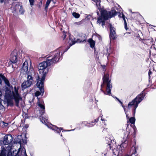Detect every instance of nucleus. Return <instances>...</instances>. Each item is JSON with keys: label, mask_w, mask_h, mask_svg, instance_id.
<instances>
[{"label": "nucleus", "mask_w": 156, "mask_h": 156, "mask_svg": "<svg viewBox=\"0 0 156 156\" xmlns=\"http://www.w3.org/2000/svg\"><path fill=\"white\" fill-rule=\"evenodd\" d=\"M101 16L98 18L97 23L101 25L103 27L105 25V20L116 15V12L115 10H112L111 12H108L106 10H103L101 11Z\"/></svg>", "instance_id": "nucleus-4"}, {"label": "nucleus", "mask_w": 156, "mask_h": 156, "mask_svg": "<svg viewBox=\"0 0 156 156\" xmlns=\"http://www.w3.org/2000/svg\"><path fill=\"white\" fill-rule=\"evenodd\" d=\"M4 0H0V2L1 3H2L3 2Z\"/></svg>", "instance_id": "nucleus-34"}, {"label": "nucleus", "mask_w": 156, "mask_h": 156, "mask_svg": "<svg viewBox=\"0 0 156 156\" xmlns=\"http://www.w3.org/2000/svg\"><path fill=\"white\" fill-rule=\"evenodd\" d=\"M54 53V55L48 57L46 61L43 62L39 65L38 69L40 74L42 73V75L41 79L38 76L37 85L39 87L40 85L41 87L43 85V83L44 82L46 75L48 72L47 67L58 62L60 58V52L59 51H55Z\"/></svg>", "instance_id": "nucleus-2"}, {"label": "nucleus", "mask_w": 156, "mask_h": 156, "mask_svg": "<svg viewBox=\"0 0 156 156\" xmlns=\"http://www.w3.org/2000/svg\"><path fill=\"white\" fill-rule=\"evenodd\" d=\"M87 126H89V127H91L92 126H91L90 125H87Z\"/></svg>", "instance_id": "nucleus-36"}, {"label": "nucleus", "mask_w": 156, "mask_h": 156, "mask_svg": "<svg viewBox=\"0 0 156 156\" xmlns=\"http://www.w3.org/2000/svg\"><path fill=\"white\" fill-rule=\"evenodd\" d=\"M153 70H154L155 71L156 70V64H155L153 65Z\"/></svg>", "instance_id": "nucleus-29"}, {"label": "nucleus", "mask_w": 156, "mask_h": 156, "mask_svg": "<svg viewBox=\"0 0 156 156\" xmlns=\"http://www.w3.org/2000/svg\"><path fill=\"white\" fill-rule=\"evenodd\" d=\"M115 33H113L111 30V32L110 33V38L113 39H115Z\"/></svg>", "instance_id": "nucleus-20"}, {"label": "nucleus", "mask_w": 156, "mask_h": 156, "mask_svg": "<svg viewBox=\"0 0 156 156\" xmlns=\"http://www.w3.org/2000/svg\"><path fill=\"white\" fill-rule=\"evenodd\" d=\"M30 72L28 73L27 76V80L24 81L22 83L21 86L23 90L30 87L33 82V80L32 76V73L33 72V69H30Z\"/></svg>", "instance_id": "nucleus-7"}, {"label": "nucleus", "mask_w": 156, "mask_h": 156, "mask_svg": "<svg viewBox=\"0 0 156 156\" xmlns=\"http://www.w3.org/2000/svg\"><path fill=\"white\" fill-rule=\"evenodd\" d=\"M110 33L111 32V30H112V32H113V33H115V31L114 30V28L112 27V25L110 26Z\"/></svg>", "instance_id": "nucleus-27"}, {"label": "nucleus", "mask_w": 156, "mask_h": 156, "mask_svg": "<svg viewBox=\"0 0 156 156\" xmlns=\"http://www.w3.org/2000/svg\"><path fill=\"white\" fill-rule=\"evenodd\" d=\"M69 130H66V131H69Z\"/></svg>", "instance_id": "nucleus-41"}, {"label": "nucleus", "mask_w": 156, "mask_h": 156, "mask_svg": "<svg viewBox=\"0 0 156 156\" xmlns=\"http://www.w3.org/2000/svg\"><path fill=\"white\" fill-rule=\"evenodd\" d=\"M105 84L107 85V93L102 90L101 89V90L105 94L110 95L111 94L112 86L110 80L109 79V75L108 74H106L104 76L103 78V84L101 85V87H102Z\"/></svg>", "instance_id": "nucleus-5"}, {"label": "nucleus", "mask_w": 156, "mask_h": 156, "mask_svg": "<svg viewBox=\"0 0 156 156\" xmlns=\"http://www.w3.org/2000/svg\"><path fill=\"white\" fill-rule=\"evenodd\" d=\"M86 39L85 37H84V39L83 40H80V39H78L77 41H76V42H79L81 43L82 42H83L85 41ZM75 41H73V39L71 38H70V40L69 41V43L70 44V46H71L72 45L74 44L75 43Z\"/></svg>", "instance_id": "nucleus-12"}, {"label": "nucleus", "mask_w": 156, "mask_h": 156, "mask_svg": "<svg viewBox=\"0 0 156 156\" xmlns=\"http://www.w3.org/2000/svg\"><path fill=\"white\" fill-rule=\"evenodd\" d=\"M122 18L123 19L124 21L125 28V29L126 30H127L128 29V28L127 27V23L126 21V20L124 18V16L123 15H122Z\"/></svg>", "instance_id": "nucleus-24"}, {"label": "nucleus", "mask_w": 156, "mask_h": 156, "mask_svg": "<svg viewBox=\"0 0 156 156\" xmlns=\"http://www.w3.org/2000/svg\"><path fill=\"white\" fill-rule=\"evenodd\" d=\"M103 66V68H104V69H105V66Z\"/></svg>", "instance_id": "nucleus-38"}, {"label": "nucleus", "mask_w": 156, "mask_h": 156, "mask_svg": "<svg viewBox=\"0 0 156 156\" xmlns=\"http://www.w3.org/2000/svg\"><path fill=\"white\" fill-rule=\"evenodd\" d=\"M1 126L3 127L6 126L8 125V123H5L4 122H1L0 123Z\"/></svg>", "instance_id": "nucleus-23"}, {"label": "nucleus", "mask_w": 156, "mask_h": 156, "mask_svg": "<svg viewBox=\"0 0 156 156\" xmlns=\"http://www.w3.org/2000/svg\"><path fill=\"white\" fill-rule=\"evenodd\" d=\"M41 121L43 123H46V122L47 121L48 119L47 117L46 118H43L42 117V118H40Z\"/></svg>", "instance_id": "nucleus-21"}, {"label": "nucleus", "mask_w": 156, "mask_h": 156, "mask_svg": "<svg viewBox=\"0 0 156 156\" xmlns=\"http://www.w3.org/2000/svg\"><path fill=\"white\" fill-rule=\"evenodd\" d=\"M13 140V138L11 135H7L5 136L3 140V144L1 146L0 156H11V148L9 145L6 146L11 143Z\"/></svg>", "instance_id": "nucleus-3"}, {"label": "nucleus", "mask_w": 156, "mask_h": 156, "mask_svg": "<svg viewBox=\"0 0 156 156\" xmlns=\"http://www.w3.org/2000/svg\"><path fill=\"white\" fill-rule=\"evenodd\" d=\"M122 107L123 108L125 113L126 114V116L127 119H129V121L130 123L132 124H134L135 121V118L133 117H131L129 118V117L128 116V114L127 113V111H126L125 108L122 105Z\"/></svg>", "instance_id": "nucleus-11"}, {"label": "nucleus", "mask_w": 156, "mask_h": 156, "mask_svg": "<svg viewBox=\"0 0 156 156\" xmlns=\"http://www.w3.org/2000/svg\"><path fill=\"white\" fill-rule=\"evenodd\" d=\"M126 136H125V138H126V139L127 138L128 136V133L126 132Z\"/></svg>", "instance_id": "nucleus-32"}, {"label": "nucleus", "mask_w": 156, "mask_h": 156, "mask_svg": "<svg viewBox=\"0 0 156 156\" xmlns=\"http://www.w3.org/2000/svg\"><path fill=\"white\" fill-rule=\"evenodd\" d=\"M50 128L53 130H55L58 133H59V131H61L62 129V128H58L55 126L51 125V126H50Z\"/></svg>", "instance_id": "nucleus-14"}, {"label": "nucleus", "mask_w": 156, "mask_h": 156, "mask_svg": "<svg viewBox=\"0 0 156 156\" xmlns=\"http://www.w3.org/2000/svg\"><path fill=\"white\" fill-rule=\"evenodd\" d=\"M126 140H125L124 142L123 143H122L119 146V147L121 148H122V147H123V148L125 147H127V143H126Z\"/></svg>", "instance_id": "nucleus-17"}, {"label": "nucleus", "mask_w": 156, "mask_h": 156, "mask_svg": "<svg viewBox=\"0 0 156 156\" xmlns=\"http://www.w3.org/2000/svg\"><path fill=\"white\" fill-rule=\"evenodd\" d=\"M151 69H150L149 71V73H148V74H149V76H150V75L151 74Z\"/></svg>", "instance_id": "nucleus-30"}, {"label": "nucleus", "mask_w": 156, "mask_h": 156, "mask_svg": "<svg viewBox=\"0 0 156 156\" xmlns=\"http://www.w3.org/2000/svg\"><path fill=\"white\" fill-rule=\"evenodd\" d=\"M51 1H52L53 3V4H54L55 3V1H54V0H51Z\"/></svg>", "instance_id": "nucleus-33"}, {"label": "nucleus", "mask_w": 156, "mask_h": 156, "mask_svg": "<svg viewBox=\"0 0 156 156\" xmlns=\"http://www.w3.org/2000/svg\"><path fill=\"white\" fill-rule=\"evenodd\" d=\"M95 2L96 5L97 7L99 8L100 6V1L99 0H92Z\"/></svg>", "instance_id": "nucleus-22"}, {"label": "nucleus", "mask_w": 156, "mask_h": 156, "mask_svg": "<svg viewBox=\"0 0 156 156\" xmlns=\"http://www.w3.org/2000/svg\"><path fill=\"white\" fill-rule=\"evenodd\" d=\"M101 120H102V121H104V119H103L102 118H101Z\"/></svg>", "instance_id": "nucleus-37"}, {"label": "nucleus", "mask_w": 156, "mask_h": 156, "mask_svg": "<svg viewBox=\"0 0 156 156\" xmlns=\"http://www.w3.org/2000/svg\"><path fill=\"white\" fill-rule=\"evenodd\" d=\"M113 153L114 155H116L119 153V151L117 150H116L115 149H114L113 150Z\"/></svg>", "instance_id": "nucleus-25"}, {"label": "nucleus", "mask_w": 156, "mask_h": 156, "mask_svg": "<svg viewBox=\"0 0 156 156\" xmlns=\"http://www.w3.org/2000/svg\"><path fill=\"white\" fill-rule=\"evenodd\" d=\"M22 150L21 153L22 154V153L23 154V155L24 156H27L26 152V150L25 148H19V150L18 151V153H19L21 151V150Z\"/></svg>", "instance_id": "nucleus-15"}, {"label": "nucleus", "mask_w": 156, "mask_h": 156, "mask_svg": "<svg viewBox=\"0 0 156 156\" xmlns=\"http://www.w3.org/2000/svg\"><path fill=\"white\" fill-rule=\"evenodd\" d=\"M51 0H47L46 3L45 5V10H47L48 7L49 6V5L50 2H51Z\"/></svg>", "instance_id": "nucleus-18"}, {"label": "nucleus", "mask_w": 156, "mask_h": 156, "mask_svg": "<svg viewBox=\"0 0 156 156\" xmlns=\"http://www.w3.org/2000/svg\"><path fill=\"white\" fill-rule=\"evenodd\" d=\"M2 80H4L6 86L5 91V100L8 105L12 106L13 105L14 101L16 105L18 107L20 101L22 100V98L19 92V88L15 86L14 88L10 84L8 79L2 74L0 73V85L2 84Z\"/></svg>", "instance_id": "nucleus-1"}, {"label": "nucleus", "mask_w": 156, "mask_h": 156, "mask_svg": "<svg viewBox=\"0 0 156 156\" xmlns=\"http://www.w3.org/2000/svg\"><path fill=\"white\" fill-rule=\"evenodd\" d=\"M10 61L13 63H16L17 61V51L16 50H14L11 55Z\"/></svg>", "instance_id": "nucleus-9"}, {"label": "nucleus", "mask_w": 156, "mask_h": 156, "mask_svg": "<svg viewBox=\"0 0 156 156\" xmlns=\"http://www.w3.org/2000/svg\"><path fill=\"white\" fill-rule=\"evenodd\" d=\"M37 87L39 88L40 90L41 91V92L39 91H37L35 93V96L36 97H38L39 96L42 94V95L43 94V93L44 92V90L43 88L44 87V82L43 83V85L42 87H41V85L40 86V87H38V86L37 85Z\"/></svg>", "instance_id": "nucleus-10"}, {"label": "nucleus", "mask_w": 156, "mask_h": 156, "mask_svg": "<svg viewBox=\"0 0 156 156\" xmlns=\"http://www.w3.org/2000/svg\"><path fill=\"white\" fill-rule=\"evenodd\" d=\"M66 35H65V37H66Z\"/></svg>", "instance_id": "nucleus-40"}, {"label": "nucleus", "mask_w": 156, "mask_h": 156, "mask_svg": "<svg viewBox=\"0 0 156 156\" xmlns=\"http://www.w3.org/2000/svg\"><path fill=\"white\" fill-rule=\"evenodd\" d=\"M104 9H102V10H101H101H100V12H101V11H102V10H103Z\"/></svg>", "instance_id": "nucleus-39"}, {"label": "nucleus", "mask_w": 156, "mask_h": 156, "mask_svg": "<svg viewBox=\"0 0 156 156\" xmlns=\"http://www.w3.org/2000/svg\"><path fill=\"white\" fill-rule=\"evenodd\" d=\"M37 103L38 106L42 109L41 111H40V114L41 115H42L45 112V107L43 105L40 103L39 100Z\"/></svg>", "instance_id": "nucleus-13"}, {"label": "nucleus", "mask_w": 156, "mask_h": 156, "mask_svg": "<svg viewBox=\"0 0 156 156\" xmlns=\"http://www.w3.org/2000/svg\"><path fill=\"white\" fill-rule=\"evenodd\" d=\"M72 15L73 16L76 18H78L80 17V15L76 12H73V13Z\"/></svg>", "instance_id": "nucleus-19"}, {"label": "nucleus", "mask_w": 156, "mask_h": 156, "mask_svg": "<svg viewBox=\"0 0 156 156\" xmlns=\"http://www.w3.org/2000/svg\"><path fill=\"white\" fill-rule=\"evenodd\" d=\"M144 97V94L142 93L138 95L136 98L130 102L128 105V108L129 109L133 107L134 108V114L135 113L136 108L138 104L142 100Z\"/></svg>", "instance_id": "nucleus-6"}, {"label": "nucleus", "mask_w": 156, "mask_h": 156, "mask_svg": "<svg viewBox=\"0 0 156 156\" xmlns=\"http://www.w3.org/2000/svg\"><path fill=\"white\" fill-rule=\"evenodd\" d=\"M33 69V72L32 73V74L34 73V69L33 67L30 66L29 69V66L28 62L27 61H26L23 64L22 67L21 69V72L23 74H27L28 76V73L30 71V69Z\"/></svg>", "instance_id": "nucleus-8"}, {"label": "nucleus", "mask_w": 156, "mask_h": 156, "mask_svg": "<svg viewBox=\"0 0 156 156\" xmlns=\"http://www.w3.org/2000/svg\"><path fill=\"white\" fill-rule=\"evenodd\" d=\"M25 139H24V140L22 139V141H20L21 142H22L23 143L26 144L27 143V140L26 138V135H25Z\"/></svg>", "instance_id": "nucleus-26"}, {"label": "nucleus", "mask_w": 156, "mask_h": 156, "mask_svg": "<svg viewBox=\"0 0 156 156\" xmlns=\"http://www.w3.org/2000/svg\"><path fill=\"white\" fill-rule=\"evenodd\" d=\"M116 98L118 100V101L121 104H122V103L121 102V101L117 98Z\"/></svg>", "instance_id": "nucleus-31"}, {"label": "nucleus", "mask_w": 156, "mask_h": 156, "mask_svg": "<svg viewBox=\"0 0 156 156\" xmlns=\"http://www.w3.org/2000/svg\"><path fill=\"white\" fill-rule=\"evenodd\" d=\"M89 42L90 43V46L91 48H93L94 46L95 42L94 41L91 39H90L89 40Z\"/></svg>", "instance_id": "nucleus-16"}, {"label": "nucleus", "mask_w": 156, "mask_h": 156, "mask_svg": "<svg viewBox=\"0 0 156 156\" xmlns=\"http://www.w3.org/2000/svg\"><path fill=\"white\" fill-rule=\"evenodd\" d=\"M2 49V47L0 45V51Z\"/></svg>", "instance_id": "nucleus-35"}, {"label": "nucleus", "mask_w": 156, "mask_h": 156, "mask_svg": "<svg viewBox=\"0 0 156 156\" xmlns=\"http://www.w3.org/2000/svg\"><path fill=\"white\" fill-rule=\"evenodd\" d=\"M30 5L31 6L34 5V0H29Z\"/></svg>", "instance_id": "nucleus-28"}]
</instances>
